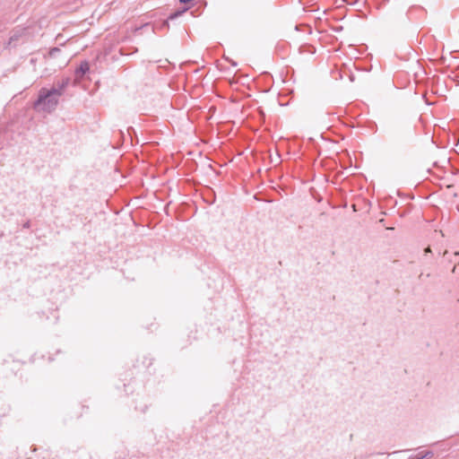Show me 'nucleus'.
<instances>
[{"label": "nucleus", "instance_id": "1", "mask_svg": "<svg viewBox=\"0 0 459 459\" xmlns=\"http://www.w3.org/2000/svg\"><path fill=\"white\" fill-rule=\"evenodd\" d=\"M57 101L58 93L56 91H42L36 103V108L39 112H50L56 108Z\"/></svg>", "mask_w": 459, "mask_h": 459}, {"label": "nucleus", "instance_id": "2", "mask_svg": "<svg viewBox=\"0 0 459 459\" xmlns=\"http://www.w3.org/2000/svg\"><path fill=\"white\" fill-rule=\"evenodd\" d=\"M89 65L87 63H82L77 70L78 74H84L87 71H89Z\"/></svg>", "mask_w": 459, "mask_h": 459}, {"label": "nucleus", "instance_id": "3", "mask_svg": "<svg viewBox=\"0 0 459 459\" xmlns=\"http://www.w3.org/2000/svg\"><path fill=\"white\" fill-rule=\"evenodd\" d=\"M180 13H175V14L172 16V18H174V17L178 16V14H180Z\"/></svg>", "mask_w": 459, "mask_h": 459}]
</instances>
